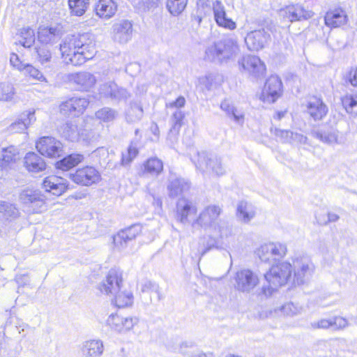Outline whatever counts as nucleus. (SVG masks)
<instances>
[{
    "mask_svg": "<svg viewBox=\"0 0 357 357\" xmlns=\"http://www.w3.org/2000/svg\"><path fill=\"white\" fill-rule=\"evenodd\" d=\"M60 50L66 62L73 66L84 63L91 59L96 52L93 36L90 33L66 37L60 45Z\"/></svg>",
    "mask_w": 357,
    "mask_h": 357,
    "instance_id": "nucleus-1",
    "label": "nucleus"
},
{
    "mask_svg": "<svg viewBox=\"0 0 357 357\" xmlns=\"http://www.w3.org/2000/svg\"><path fill=\"white\" fill-rule=\"evenodd\" d=\"M98 289L102 294L114 296L112 302L119 308L130 306L133 303L132 292L123 288L122 273L119 270L110 269Z\"/></svg>",
    "mask_w": 357,
    "mask_h": 357,
    "instance_id": "nucleus-2",
    "label": "nucleus"
},
{
    "mask_svg": "<svg viewBox=\"0 0 357 357\" xmlns=\"http://www.w3.org/2000/svg\"><path fill=\"white\" fill-rule=\"evenodd\" d=\"M264 278L268 284L263 285L261 294L269 297L280 287L291 282L292 265L287 261L278 263L264 274Z\"/></svg>",
    "mask_w": 357,
    "mask_h": 357,
    "instance_id": "nucleus-3",
    "label": "nucleus"
},
{
    "mask_svg": "<svg viewBox=\"0 0 357 357\" xmlns=\"http://www.w3.org/2000/svg\"><path fill=\"white\" fill-rule=\"evenodd\" d=\"M239 53L240 48L237 41L226 38L208 47L205 52V58L210 61L228 63L234 61Z\"/></svg>",
    "mask_w": 357,
    "mask_h": 357,
    "instance_id": "nucleus-4",
    "label": "nucleus"
},
{
    "mask_svg": "<svg viewBox=\"0 0 357 357\" xmlns=\"http://www.w3.org/2000/svg\"><path fill=\"white\" fill-rule=\"evenodd\" d=\"M209 240L206 245H203L198 249V253L204 255L213 248H219L222 243H229L234 240L232 228L223 222H220L208 231Z\"/></svg>",
    "mask_w": 357,
    "mask_h": 357,
    "instance_id": "nucleus-5",
    "label": "nucleus"
},
{
    "mask_svg": "<svg viewBox=\"0 0 357 357\" xmlns=\"http://www.w3.org/2000/svg\"><path fill=\"white\" fill-rule=\"evenodd\" d=\"M84 121L80 119L67 121L59 128V133L66 139L71 142L77 141L79 139L83 141L90 142L93 136L86 129H82V126Z\"/></svg>",
    "mask_w": 357,
    "mask_h": 357,
    "instance_id": "nucleus-6",
    "label": "nucleus"
},
{
    "mask_svg": "<svg viewBox=\"0 0 357 357\" xmlns=\"http://www.w3.org/2000/svg\"><path fill=\"white\" fill-rule=\"evenodd\" d=\"M19 198L30 213H40L45 208V196L39 190L24 189L20 192Z\"/></svg>",
    "mask_w": 357,
    "mask_h": 357,
    "instance_id": "nucleus-7",
    "label": "nucleus"
},
{
    "mask_svg": "<svg viewBox=\"0 0 357 357\" xmlns=\"http://www.w3.org/2000/svg\"><path fill=\"white\" fill-rule=\"evenodd\" d=\"M256 252L262 261L271 263L283 258L287 255V248L280 242H269L261 245Z\"/></svg>",
    "mask_w": 357,
    "mask_h": 357,
    "instance_id": "nucleus-8",
    "label": "nucleus"
},
{
    "mask_svg": "<svg viewBox=\"0 0 357 357\" xmlns=\"http://www.w3.org/2000/svg\"><path fill=\"white\" fill-rule=\"evenodd\" d=\"M259 283L258 275L250 269H241L235 274L234 287L240 292L250 294Z\"/></svg>",
    "mask_w": 357,
    "mask_h": 357,
    "instance_id": "nucleus-9",
    "label": "nucleus"
},
{
    "mask_svg": "<svg viewBox=\"0 0 357 357\" xmlns=\"http://www.w3.org/2000/svg\"><path fill=\"white\" fill-rule=\"evenodd\" d=\"M291 282L303 284L313 272V265L307 257L296 258L293 261Z\"/></svg>",
    "mask_w": 357,
    "mask_h": 357,
    "instance_id": "nucleus-10",
    "label": "nucleus"
},
{
    "mask_svg": "<svg viewBox=\"0 0 357 357\" xmlns=\"http://www.w3.org/2000/svg\"><path fill=\"white\" fill-rule=\"evenodd\" d=\"M282 93V84L276 75L270 76L266 81L260 95V100L264 102H275Z\"/></svg>",
    "mask_w": 357,
    "mask_h": 357,
    "instance_id": "nucleus-11",
    "label": "nucleus"
},
{
    "mask_svg": "<svg viewBox=\"0 0 357 357\" xmlns=\"http://www.w3.org/2000/svg\"><path fill=\"white\" fill-rule=\"evenodd\" d=\"M36 147L41 155L48 158L60 157L63 153L62 143L52 137H40Z\"/></svg>",
    "mask_w": 357,
    "mask_h": 357,
    "instance_id": "nucleus-12",
    "label": "nucleus"
},
{
    "mask_svg": "<svg viewBox=\"0 0 357 357\" xmlns=\"http://www.w3.org/2000/svg\"><path fill=\"white\" fill-rule=\"evenodd\" d=\"M66 176L75 183L86 186L97 183L100 177L99 172L91 166L78 169L75 173L67 174Z\"/></svg>",
    "mask_w": 357,
    "mask_h": 357,
    "instance_id": "nucleus-13",
    "label": "nucleus"
},
{
    "mask_svg": "<svg viewBox=\"0 0 357 357\" xmlns=\"http://www.w3.org/2000/svg\"><path fill=\"white\" fill-rule=\"evenodd\" d=\"M221 212L222 208L218 205H209L201 212L194 225L197 224L208 231L220 222L218 219Z\"/></svg>",
    "mask_w": 357,
    "mask_h": 357,
    "instance_id": "nucleus-14",
    "label": "nucleus"
},
{
    "mask_svg": "<svg viewBox=\"0 0 357 357\" xmlns=\"http://www.w3.org/2000/svg\"><path fill=\"white\" fill-rule=\"evenodd\" d=\"M238 63L244 70L255 77L263 76L266 70L264 63L257 56L245 55Z\"/></svg>",
    "mask_w": 357,
    "mask_h": 357,
    "instance_id": "nucleus-15",
    "label": "nucleus"
},
{
    "mask_svg": "<svg viewBox=\"0 0 357 357\" xmlns=\"http://www.w3.org/2000/svg\"><path fill=\"white\" fill-rule=\"evenodd\" d=\"M279 15L284 20L294 22L310 18L312 12L305 9L302 5L291 4L280 9Z\"/></svg>",
    "mask_w": 357,
    "mask_h": 357,
    "instance_id": "nucleus-16",
    "label": "nucleus"
},
{
    "mask_svg": "<svg viewBox=\"0 0 357 357\" xmlns=\"http://www.w3.org/2000/svg\"><path fill=\"white\" fill-rule=\"evenodd\" d=\"M140 225L135 224L129 227L121 230L113 236V243L116 248L122 250L126 248L129 242L133 241L142 232Z\"/></svg>",
    "mask_w": 357,
    "mask_h": 357,
    "instance_id": "nucleus-17",
    "label": "nucleus"
},
{
    "mask_svg": "<svg viewBox=\"0 0 357 357\" xmlns=\"http://www.w3.org/2000/svg\"><path fill=\"white\" fill-rule=\"evenodd\" d=\"M68 80L76 85L79 90L85 91L90 90L96 83V77L86 71L70 73L68 75Z\"/></svg>",
    "mask_w": 357,
    "mask_h": 357,
    "instance_id": "nucleus-18",
    "label": "nucleus"
},
{
    "mask_svg": "<svg viewBox=\"0 0 357 357\" xmlns=\"http://www.w3.org/2000/svg\"><path fill=\"white\" fill-rule=\"evenodd\" d=\"M42 185L46 192L56 196L62 195L68 188V183L66 178L54 175L46 177Z\"/></svg>",
    "mask_w": 357,
    "mask_h": 357,
    "instance_id": "nucleus-19",
    "label": "nucleus"
},
{
    "mask_svg": "<svg viewBox=\"0 0 357 357\" xmlns=\"http://www.w3.org/2000/svg\"><path fill=\"white\" fill-rule=\"evenodd\" d=\"M270 36L264 29L249 32L245 38V43L250 51H258L264 47Z\"/></svg>",
    "mask_w": 357,
    "mask_h": 357,
    "instance_id": "nucleus-20",
    "label": "nucleus"
},
{
    "mask_svg": "<svg viewBox=\"0 0 357 357\" xmlns=\"http://www.w3.org/2000/svg\"><path fill=\"white\" fill-rule=\"evenodd\" d=\"M178 98H177L174 102L167 105L168 109L175 108L176 110L172 112V116L169 121L171 128L167 134V144L172 148H175L178 140V117L177 116Z\"/></svg>",
    "mask_w": 357,
    "mask_h": 357,
    "instance_id": "nucleus-21",
    "label": "nucleus"
},
{
    "mask_svg": "<svg viewBox=\"0 0 357 357\" xmlns=\"http://www.w3.org/2000/svg\"><path fill=\"white\" fill-rule=\"evenodd\" d=\"M213 11L215 21L218 26L229 30H234L236 28V23L231 19L227 17L225 6L220 0H216L213 3Z\"/></svg>",
    "mask_w": 357,
    "mask_h": 357,
    "instance_id": "nucleus-22",
    "label": "nucleus"
},
{
    "mask_svg": "<svg viewBox=\"0 0 357 357\" xmlns=\"http://www.w3.org/2000/svg\"><path fill=\"white\" fill-rule=\"evenodd\" d=\"M114 39L119 43H126L132 38V24L129 20H122L113 25Z\"/></svg>",
    "mask_w": 357,
    "mask_h": 357,
    "instance_id": "nucleus-23",
    "label": "nucleus"
},
{
    "mask_svg": "<svg viewBox=\"0 0 357 357\" xmlns=\"http://www.w3.org/2000/svg\"><path fill=\"white\" fill-rule=\"evenodd\" d=\"M61 38V31L56 26H40L38 40L43 44H54Z\"/></svg>",
    "mask_w": 357,
    "mask_h": 357,
    "instance_id": "nucleus-24",
    "label": "nucleus"
},
{
    "mask_svg": "<svg viewBox=\"0 0 357 357\" xmlns=\"http://www.w3.org/2000/svg\"><path fill=\"white\" fill-rule=\"evenodd\" d=\"M26 169L33 173H38L46 169L47 165L44 159L34 152H29L24 158Z\"/></svg>",
    "mask_w": 357,
    "mask_h": 357,
    "instance_id": "nucleus-25",
    "label": "nucleus"
},
{
    "mask_svg": "<svg viewBox=\"0 0 357 357\" xmlns=\"http://www.w3.org/2000/svg\"><path fill=\"white\" fill-rule=\"evenodd\" d=\"M307 112L314 120H320L326 116L328 109L320 98L313 97L307 102Z\"/></svg>",
    "mask_w": 357,
    "mask_h": 357,
    "instance_id": "nucleus-26",
    "label": "nucleus"
},
{
    "mask_svg": "<svg viewBox=\"0 0 357 357\" xmlns=\"http://www.w3.org/2000/svg\"><path fill=\"white\" fill-rule=\"evenodd\" d=\"M180 222L195 221L197 206L193 202L184 197H180Z\"/></svg>",
    "mask_w": 357,
    "mask_h": 357,
    "instance_id": "nucleus-27",
    "label": "nucleus"
},
{
    "mask_svg": "<svg viewBox=\"0 0 357 357\" xmlns=\"http://www.w3.org/2000/svg\"><path fill=\"white\" fill-rule=\"evenodd\" d=\"M96 15L103 19H109L117 10V4L113 0H99L96 4Z\"/></svg>",
    "mask_w": 357,
    "mask_h": 357,
    "instance_id": "nucleus-28",
    "label": "nucleus"
},
{
    "mask_svg": "<svg viewBox=\"0 0 357 357\" xmlns=\"http://www.w3.org/2000/svg\"><path fill=\"white\" fill-rule=\"evenodd\" d=\"M35 120L34 111L24 112L20 115V118L17 121L10 126L9 130L13 132H22L26 130L29 125L35 121Z\"/></svg>",
    "mask_w": 357,
    "mask_h": 357,
    "instance_id": "nucleus-29",
    "label": "nucleus"
},
{
    "mask_svg": "<svg viewBox=\"0 0 357 357\" xmlns=\"http://www.w3.org/2000/svg\"><path fill=\"white\" fill-rule=\"evenodd\" d=\"M275 135L282 142L291 144H305L307 137L301 134L294 133L287 130H281L276 128L275 130Z\"/></svg>",
    "mask_w": 357,
    "mask_h": 357,
    "instance_id": "nucleus-30",
    "label": "nucleus"
},
{
    "mask_svg": "<svg viewBox=\"0 0 357 357\" xmlns=\"http://www.w3.org/2000/svg\"><path fill=\"white\" fill-rule=\"evenodd\" d=\"M84 157L82 154L71 153L57 161L55 166L57 169L63 172H67L82 162L84 160Z\"/></svg>",
    "mask_w": 357,
    "mask_h": 357,
    "instance_id": "nucleus-31",
    "label": "nucleus"
},
{
    "mask_svg": "<svg viewBox=\"0 0 357 357\" xmlns=\"http://www.w3.org/2000/svg\"><path fill=\"white\" fill-rule=\"evenodd\" d=\"M104 350L103 343L100 340L86 341L82 347L83 354L86 357L100 356Z\"/></svg>",
    "mask_w": 357,
    "mask_h": 357,
    "instance_id": "nucleus-32",
    "label": "nucleus"
},
{
    "mask_svg": "<svg viewBox=\"0 0 357 357\" xmlns=\"http://www.w3.org/2000/svg\"><path fill=\"white\" fill-rule=\"evenodd\" d=\"M236 216L240 221L248 223L255 216L254 206L246 202H240L237 206Z\"/></svg>",
    "mask_w": 357,
    "mask_h": 357,
    "instance_id": "nucleus-33",
    "label": "nucleus"
},
{
    "mask_svg": "<svg viewBox=\"0 0 357 357\" xmlns=\"http://www.w3.org/2000/svg\"><path fill=\"white\" fill-rule=\"evenodd\" d=\"M180 352L188 357H213L212 353H204L199 351L192 341H185L180 345Z\"/></svg>",
    "mask_w": 357,
    "mask_h": 357,
    "instance_id": "nucleus-34",
    "label": "nucleus"
},
{
    "mask_svg": "<svg viewBox=\"0 0 357 357\" xmlns=\"http://www.w3.org/2000/svg\"><path fill=\"white\" fill-rule=\"evenodd\" d=\"M347 17L344 11L335 10L329 11L325 16V24L328 26L338 27L346 23Z\"/></svg>",
    "mask_w": 357,
    "mask_h": 357,
    "instance_id": "nucleus-35",
    "label": "nucleus"
},
{
    "mask_svg": "<svg viewBox=\"0 0 357 357\" xmlns=\"http://www.w3.org/2000/svg\"><path fill=\"white\" fill-rule=\"evenodd\" d=\"M222 82V77L218 73H208L199 78V86L202 90H211Z\"/></svg>",
    "mask_w": 357,
    "mask_h": 357,
    "instance_id": "nucleus-36",
    "label": "nucleus"
},
{
    "mask_svg": "<svg viewBox=\"0 0 357 357\" xmlns=\"http://www.w3.org/2000/svg\"><path fill=\"white\" fill-rule=\"evenodd\" d=\"M141 291L144 294L150 295V301L152 302L153 298L157 301L162 299V295L160 292L159 285L154 282L146 280L141 284Z\"/></svg>",
    "mask_w": 357,
    "mask_h": 357,
    "instance_id": "nucleus-37",
    "label": "nucleus"
},
{
    "mask_svg": "<svg viewBox=\"0 0 357 357\" xmlns=\"http://www.w3.org/2000/svg\"><path fill=\"white\" fill-rule=\"evenodd\" d=\"M19 210L10 203L0 201V218L11 221L19 215Z\"/></svg>",
    "mask_w": 357,
    "mask_h": 357,
    "instance_id": "nucleus-38",
    "label": "nucleus"
},
{
    "mask_svg": "<svg viewBox=\"0 0 357 357\" xmlns=\"http://www.w3.org/2000/svg\"><path fill=\"white\" fill-rule=\"evenodd\" d=\"M163 170V162L158 158H149L144 163V174L147 173L152 176H158Z\"/></svg>",
    "mask_w": 357,
    "mask_h": 357,
    "instance_id": "nucleus-39",
    "label": "nucleus"
},
{
    "mask_svg": "<svg viewBox=\"0 0 357 357\" xmlns=\"http://www.w3.org/2000/svg\"><path fill=\"white\" fill-rule=\"evenodd\" d=\"M342 103L346 112L354 116H357V93L347 94L342 98Z\"/></svg>",
    "mask_w": 357,
    "mask_h": 357,
    "instance_id": "nucleus-40",
    "label": "nucleus"
},
{
    "mask_svg": "<svg viewBox=\"0 0 357 357\" xmlns=\"http://www.w3.org/2000/svg\"><path fill=\"white\" fill-rule=\"evenodd\" d=\"M90 0H68V6L72 14L76 16L83 15L88 6Z\"/></svg>",
    "mask_w": 357,
    "mask_h": 357,
    "instance_id": "nucleus-41",
    "label": "nucleus"
},
{
    "mask_svg": "<svg viewBox=\"0 0 357 357\" xmlns=\"http://www.w3.org/2000/svg\"><path fill=\"white\" fill-rule=\"evenodd\" d=\"M196 155L192 158L191 160L195 165L196 167L201 171L205 172L209 170V160L208 154L206 152H197L195 151Z\"/></svg>",
    "mask_w": 357,
    "mask_h": 357,
    "instance_id": "nucleus-42",
    "label": "nucleus"
},
{
    "mask_svg": "<svg viewBox=\"0 0 357 357\" xmlns=\"http://www.w3.org/2000/svg\"><path fill=\"white\" fill-rule=\"evenodd\" d=\"M280 312L286 317H294L301 314L303 312V307L298 303L288 302L282 305Z\"/></svg>",
    "mask_w": 357,
    "mask_h": 357,
    "instance_id": "nucleus-43",
    "label": "nucleus"
},
{
    "mask_svg": "<svg viewBox=\"0 0 357 357\" xmlns=\"http://www.w3.org/2000/svg\"><path fill=\"white\" fill-rule=\"evenodd\" d=\"M36 36L33 29L26 27L23 28L20 32V43L26 48L31 47L35 43Z\"/></svg>",
    "mask_w": 357,
    "mask_h": 357,
    "instance_id": "nucleus-44",
    "label": "nucleus"
},
{
    "mask_svg": "<svg viewBox=\"0 0 357 357\" xmlns=\"http://www.w3.org/2000/svg\"><path fill=\"white\" fill-rule=\"evenodd\" d=\"M316 137L321 142L329 144L340 143L338 139V132L333 129H329L320 132H316Z\"/></svg>",
    "mask_w": 357,
    "mask_h": 357,
    "instance_id": "nucleus-45",
    "label": "nucleus"
},
{
    "mask_svg": "<svg viewBox=\"0 0 357 357\" xmlns=\"http://www.w3.org/2000/svg\"><path fill=\"white\" fill-rule=\"evenodd\" d=\"M36 50L38 55L37 59L40 64L45 67H50L52 56L49 48L47 46L42 45L36 47Z\"/></svg>",
    "mask_w": 357,
    "mask_h": 357,
    "instance_id": "nucleus-46",
    "label": "nucleus"
},
{
    "mask_svg": "<svg viewBox=\"0 0 357 357\" xmlns=\"http://www.w3.org/2000/svg\"><path fill=\"white\" fill-rule=\"evenodd\" d=\"M158 0H132V5L138 13H143L157 6Z\"/></svg>",
    "mask_w": 357,
    "mask_h": 357,
    "instance_id": "nucleus-47",
    "label": "nucleus"
},
{
    "mask_svg": "<svg viewBox=\"0 0 357 357\" xmlns=\"http://www.w3.org/2000/svg\"><path fill=\"white\" fill-rule=\"evenodd\" d=\"M138 149L132 142L128 146L126 152L122 153L121 162L123 166L129 165L138 155Z\"/></svg>",
    "mask_w": 357,
    "mask_h": 357,
    "instance_id": "nucleus-48",
    "label": "nucleus"
},
{
    "mask_svg": "<svg viewBox=\"0 0 357 357\" xmlns=\"http://www.w3.org/2000/svg\"><path fill=\"white\" fill-rule=\"evenodd\" d=\"M14 93V88L11 84L8 82L0 83V100H10Z\"/></svg>",
    "mask_w": 357,
    "mask_h": 357,
    "instance_id": "nucleus-49",
    "label": "nucleus"
},
{
    "mask_svg": "<svg viewBox=\"0 0 357 357\" xmlns=\"http://www.w3.org/2000/svg\"><path fill=\"white\" fill-rule=\"evenodd\" d=\"M123 317L116 314H112L108 317L107 324L113 330L121 332L123 331Z\"/></svg>",
    "mask_w": 357,
    "mask_h": 357,
    "instance_id": "nucleus-50",
    "label": "nucleus"
},
{
    "mask_svg": "<svg viewBox=\"0 0 357 357\" xmlns=\"http://www.w3.org/2000/svg\"><path fill=\"white\" fill-rule=\"evenodd\" d=\"M142 107L137 102H132L128 111V118L131 121H139L143 116Z\"/></svg>",
    "mask_w": 357,
    "mask_h": 357,
    "instance_id": "nucleus-51",
    "label": "nucleus"
},
{
    "mask_svg": "<svg viewBox=\"0 0 357 357\" xmlns=\"http://www.w3.org/2000/svg\"><path fill=\"white\" fill-rule=\"evenodd\" d=\"M70 100L75 106L78 115L82 114L89 104V100L86 98L75 96L70 98Z\"/></svg>",
    "mask_w": 357,
    "mask_h": 357,
    "instance_id": "nucleus-52",
    "label": "nucleus"
},
{
    "mask_svg": "<svg viewBox=\"0 0 357 357\" xmlns=\"http://www.w3.org/2000/svg\"><path fill=\"white\" fill-rule=\"evenodd\" d=\"M116 115V112L109 108V107H103L96 113V116L97 119L102 120L103 121H110L114 119Z\"/></svg>",
    "mask_w": 357,
    "mask_h": 357,
    "instance_id": "nucleus-53",
    "label": "nucleus"
},
{
    "mask_svg": "<svg viewBox=\"0 0 357 357\" xmlns=\"http://www.w3.org/2000/svg\"><path fill=\"white\" fill-rule=\"evenodd\" d=\"M17 153V149L13 146H10L2 149L1 159L5 163H9L15 160Z\"/></svg>",
    "mask_w": 357,
    "mask_h": 357,
    "instance_id": "nucleus-54",
    "label": "nucleus"
},
{
    "mask_svg": "<svg viewBox=\"0 0 357 357\" xmlns=\"http://www.w3.org/2000/svg\"><path fill=\"white\" fill-rule=\"evenodd\" d=\"M209 170H211L215 174L222 176L225 173V169L222 167L221 160L217 157H213L209 160Z\"/></svg>",
    "mask_w": 357,
    "mask_h": 357,
    "instance_id": "nucleus-55",
    "label": "nucleus"
},
{
    "mask_svg": "<svg viewBox=\"0 0 357 357\" xmlns=\"http://www.w3.org/2000/svg\"><path fill=\"white\" fill-rule=\"evenodd\" d=\"M24 70L26 74H29L30 77H33L34 79L40 82H46V79L43 74L33 66L30 64H26L24 66Z\"/></svg>",
    "mask_w": 357,
    "mask_h": 357,
    "instance_id": "nucleus-56",
    "label": "nucleus"
},
{
    "mask_svg": "<svg viewBox=\"0 0 357 357\" xmlns=\"http://www.w3.org/2000/svg\"><path fill=\"white\" fill-rule=\"evenodd\" d=\"M60 111L63 115L73 116H79L70 98L61 102L60 105Z\"/></svg>",
    "mask_w": 357,
    "mask_h": 357,
    "instance_id": "nucleus-57",
    "label": "nucleus"
},
{
    "mask_svg": "<svg viewBox=\"0 0 357 357\" xmlns=\"http://www.w3.org/2000/svg\"><path fill=\"white\" fill-rule=\"evenodd\" d=\"M109 151L105 147H99L92 152V157L97 158L100 165L108 162Z\"/></svg>",
    "mask_w": 357,
    "mask_h": 357,
    "instance_id": "nucleus-58",
    "label": "nucleus"
},
{
    "mask_svg": "<svg viewBox=\"0 0 357 357\" xmlns=\"http://www.w3.org/2000/svg\"><path fill=\"white\" fill-rule=\"evenodd\" d=\"M116 84L112 82L105 83L99 88V93L101 96L112 99Z\"/></svg>",
    "mask_w": 357,
    "mask_h": 357,
    "instance_id": "nucleus-59",
    "label": "nucleus"
},
{
    "mask_svg": "<svg viewBox=\"0 0 357 357\" xmlns=\"http://www.w3.org/2000/svg\"><path fill=\"white\" fill-rule=\"evenodd\" d=\"M129 97L130 93L126 89L118 88L117 86L115 85V89L114 90L112 100L117 101L126 100Z\"/></svg>",
    "mask_w": 357,
    "mask_h": 357,
    "instance_id": "nucleus-60",
    "label": "nucleus"
},
{
    "mask_svg": "<svg viewBox=\"0 0 357 357\" xmlns=\"http://www.w3.org/2000/svg\"><path fill=\"white\" fill-rule=\"evenodd\" d=\"M228 116L231 119L236 123L239 125H243L244 123V112L242 109L237 108L236 107H234L233 112H231Z\"/></svg>",
    "mask_w": 357,
    "mask_h": 357,
    "instance_id": "nucleus-61",
    "label": "nucleus"
},
{
    "mask_svg": "<svg viewBox=\"0 0 357 357\" xmlns=\"http://www.w3.org/2000/svg\"><path fill=\"white\" fill-rule=\"evenodd\" d=\"M348 326V321L342 317L332 318V328L335 330L344 329Z\"/></svg>",
    "mask_w": 357,
    "mask_h": 357,
    "instance_id": "nucleus-62",
    "label": "nucleus"
},
{
    "mask_svg": "<svg viewBox=\"0 0 357 357\" xmlns=\"http://www.w3.org/2000/svg\"><path fill=\"white\" fill-rule=\"evenodd\" d=\"M313 328H332V318L331 319H321L319 321H314L311 324Z\"/></svg>",
    "mask_w": 357,
    "mask_h": 357,
    "instance_id": "nucleus-63",
    "label": "nucleus"
},
{
    "mask_svg": "<svg viewBox=\"0 0 357 357\" xmlns=\"http://www.w3.org/2000/svg\"><path fill=\"white\" fill-rule=\"evenodd\" d=\"M346 79L353 86L357 87V68H352L347 75Z\"/></svg>",
    "mask_w": 357,
    "mask_h": 357,
    "instance_id": "nucleus-64",
    "label": "nucleus"
}]
</instances>
